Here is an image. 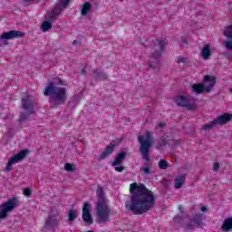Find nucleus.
I'll return each instance as SVG.
<instances>
[{
    "label": "nucleus",
    "instance_id": "10",
    "mask_svg": "<svg viewBox=\"0 0 232 232\" xmlns=\"http://www.w3.org/2000/svg\"><path fill=\"white\" fill-rule=\"evenodd\" d=\"M17 198H13L4 202L0 207V220L6 218V217H8L9 211H14V209L17 208Z\"/></svg>",
    "mask_w": 232,
    "mask_h": 232
},
{
    "label": "nucleus",
    "instance_id": "39",
    "mask_svg": "<svg viewBox=\"0 0 232 232\" xmlns=\"http://www.w3.org/2000/svg\"><path fill=\"white\" fill-rule=\"evenodd\" d=\"M81 73H82V75H86V69H85V68H82V69L81 70Z\"/></svg>",
    "mask_w": 232,
    "mask_h": 232
},
{
    "label": "nucleus",
    "instance_id": "16",
    "mask_svg": "<svg viewBox=\"0 0 232 232\" xmlns=\"http://www.w3.org/2000/svg\"><path fill=\"white\" fill-rule=\"evenodd\" d=\"M90 209H92V205L90 202H85L82 207V218L85 224L88 226H92L93 224V218H92V214L90 213Z\"/></svg>",
    "mask_w": 232,
    "mask_h": 232
},
{
    "label": "nucleus",
    "instance_id": "9",
    "mask_svg": "<svg viewBox=\"0 0 232 232\" xmlns=\"http://www.w3.org/2000/svg\"><path fill=\"white\" fill-rule=\"evenodd\" d=\"M232 114L225 112L223 115L218 116L216 119L211 121L209 123H207L201 127V130H212L215 126H224V124H227V122L231 121Z\"/></svg>",
    "mask_w": 232,
    "mask_h": 232
},
{
    "label": "nucleus",
    "instance_id": "13",
    "mask_svg": "<svg viewBox=\"0 0 232 232\" xmlns=\"http://www.w3.org/2000/svg\"><path fill=\"white\" fill-rule=\"evenodd\" d=\"M28 150H22L19 153L10 158L5 168L6 171H12V169H14L12 164H17V162H21V160H23V159L28 155Z\"/></svg>",
    "mask_w": 232,
    "mask_h": 232
},
{
    "label": "nucleus",
    "instance_id": "42",
    "mask_svg": "<svg viewBox=\"0 0 232 232\" xmlns=\"http://www.w3.org/2000/svg\"><path fill=\"white\" fill-rule=\"evenodd\" d=\"M179 144H180V142L176 141V142L174 143V148H177V146H179Z\"/></svg>",
    "mask_w": 232,
    "mask_h": 232
},
{
    "label": "nucleus",
    "instance_id": "20",
    "mask_svg": "<svg viewBox=\"0 0 232 232\" xmlns=\"http://www.w3.org/2000/svg\"><path fill=\"white\" fill-rule=\"evenodd\" d=\"M94 79H100L101 81H108V74L100 69L92 71Z\"/></svg>",
    "mask_w": 232,
    "mask_h": 232
},
{
    "label": "nucleus",
    "instance_id": "8",
    "mask_svg": "<svg viewBox=\"0 0 232 232\" xmlns=\"http://www.w3.org/2000/svg\"><path fill=\"white\" fill-rule=\"evenodd\" d=\"M58 217H59V208L55 207H52L49 211V215L45 219L43 229H45L46 231H53L55 227H58L59 226V219L57 218Z\"/></svg>",
    "mask_w": 232,
    "mask_h": 232
},
{
    "label": "nucleus",
    "instance_id": "45",
    "mask_svg": "<svg viewBox=\"0 0 232 232\" xmlns=\"http://www.w3.org/2000/svg\"><path fill=\"white\" fill-rule=\"evenodd\" d=\"M230 92L232 93V89L230 90Z\"/></svg>",
    "mask_w": 232,
    "mask_h": 232
},
{
    "label": "nucleus",
    "instance_id": "40",
    "mask_svg": "<svg viewBox=\"0 0 232 232\" xmlns=\"http://www.w3.org/2000/svg\"><path fill=\"white\" fill-rule=\"evenodd\" d=\"M179 209L181 211V213H184V207H182V205L179 206Z\"/></svg>",
    "mask_w": 232,
    "mask_h": 232
},
{
    "label": "nucleus",
    "instance_id": "7",
    "mask_svg": "<svg viewBox=\"0 0 232 232\" xmlns=\"http://www.w3.org/2000/svg\"><path fill=\"white\" fill-rule=\"evenodd\" d=\"M138 142L140 144V153L143 160H151L150 158V149L153 146V136L150 130L146 131V138L144 136H138Z\"/></svg>",
    "mask_w": 232,
    "mask_h": 232
},
{
    "label": "nucleus",
    "instance_id": "5",
    "mask_svg": "<svg viewBox=\"0 0 232 232\" xmlns=\"http://www.w3.org/2000/svg\"><path fill=\"white\" fill-rule=\"evenodd\" d=\"M35 106H37V102L31 94H27L25 97L22 98V108L26 112H20L17 121L20 124H23L26 122L30 117H32V115H35V113H37V111H35Z\"/></svg>",
    "mask_w": 232,
    "mask_h": 232
},
{
    "label": "nucleus",
    "instance_id": "26",
    "mask_svg": "<svg viewBox=\"0 0 232 232\" xmlns=\"http://www.w3.org/2000/svg\"><path fill=\"white\" fill-rule=\"evenodd\" d=\"M77 217H79V212L76 209H70L68 212V222H73Z\"/></svg>",
    "mask_w": 232,
    "mask_h": 232
},
{
    "label": "nucleus",
    "instance_id": "25",
    "mask_svg": "<svg viewBox=\"0 0 232 232\" xmlns=\"http://www.w3.org/2000/svg\"><path fill=\"white\" fill-rule=\"evenodd\" d=\"M168 146V140L166 136H162L160 140L157 142L156 150H164Z\"/></svg>",
    "mask_w": 232,
    "mask_h": 232
},
{
    "label": "nucleus",
    "instance_id": "24",
    "mask_svg": "<svg viewBox=\"0 0 232 232\" xmlns=\"http://www.w3.org/2000/svg\"><path fill=\"white\" fill-rule=\"evenodd\" d=\"M89 12H92V4H90V2H85L82 5L81 14L82 15V17H86Z\"/></svg>",
    "mask_w": 232,
    "mask_h": 232
},
{
    "label": "nucleus",
    "instance_id": "11",
    "mask_svg": "<svg viewBox=\"0 0 232 232\" xmlns=\"http://www.w3.org/2000/svg\"><path fill=\"white\" fill-rule=\"evenodd\" d=\"M24 37V33L17 30H11L5 33H3L0 36V46H6L8 44V40L10 39H19Z\"/></svg>",
    "mask_w": 232,
    "mask_h": 232
},
{
    "label": "nucleus",
    "instance_id": "32",
    "mask_svg": "<svg viewBox=\"0 0 232 232\" xmlns=\"http://www.w3.org/2000/svg\"><path fill=\"white\" fill-rule=\"evenodd\" d=\"M177 63H178V64H180V63H183V64H188V58L183 57V56H179L177 58Z\"/></svg>",
    "mask_w": 232,
    "mask_h": 232
},
{
    "label": "nucleus",
    "instance_id": "15",
    "mask_svg": "<svg viewBox=\"0 0 232 232\" xmlns=\"http://www.w3.org/2000/svg\"><path fill=\"white\" fill-rule=\"evenodd\" d=\"M202 214H196L190 221L185 225V231H191V229H195V227H200L202 226Z\"/></svg>",
    "mask_w": 232,
    "mask_h": 232
},
{
    "label": "nucleus",
    "instance_id": "30",
    "mask_svg": "<svg viewBox=\"0 0 232 232\" xmlns=\"http://www.w3.org/2000/svg\"><path fill=\"white\" fill-rule=\"evenodd\" d=\"M65 171H69L70 173L75 171V165L72 163H65L64 165Z\"/></svg>",
    "mask_w": 232,
    "mask_h": 232
},
{
    "label": "nucleus",
    "instance_id": "21",
    "mask_svg": "<svg viewBox=\"0 0 232 232\" xmlns=\"http://www.w3.org/2000/svg\"><path fill=\"white\" fill-rule=\"evenodd\" d=\"M201 57L205 60L208 61L209 57H211V45L206 44L203 46L201 50Z\"/></svg>",
    "mask_w": 232,
    "mask_h": 232
},
{
    "label": "nucleus",
    "instance_id": "29",
    "mask_svg": "<svg viewBox=\"0 0 232 232\" xmlns=\"http://www.w3.org/2000/svg\"><path fill=\"white\" fill-rule=\"evenodd\" d=\"M188 217V215H186L185 213L181 212L180 215H178L174 218V222L176 224H181V222H183L184 218H186Z\"/></svg>",
    "mask_w": 232,
    "mask_h": 232
},
{
    "label": "nucleus",
    "instance_id": "19",
    "mask_svg": "<svg viewBox=\"0 0 232 232\" xmlns=\"http://www.w3.org/2000/svg\"><path fill=\"white\" fill-rule=\"evenodd\" d=\"M221 230L224 232L232 231V217L225 218L221 226Z\"/></svg>",
    "mask_w": 232,
    "mask_h": 232
},
{
    "label": "nucleus",
    "instance_id": "38",
    "mask_svg": "<svg viewBox=\"0 0 232 232\" xmlns=\"http://www.w3.org/2000/svg\"><path fill=\"white\" fill-rule=\"evenodd\" d=\"M157 128H166V122L162 121V122H160L157 126Z\"/></svg>",
    "mask_w": 232,
    "mask_h": 232
},
{
    "label": "nucleus",
    "instance_id": "27",
    "mask_svg": "<svg viewBox=\"0 0 232 232\" xmlns=\"http://www.w3.org/2000/svg\"><path fill=\"white\" fill-rule=\"evenodd\" d=\"M223 35L227 37V39L232 40V24L227 25L225 27V30L223 32Z\"/></svg>",
    "mask_w": 232,
    "mask_h": 232
},
{
    "label": "nucleus",
    "instance_id": "41",
    "mask_svg": "<svg viewBox=\"0 0 232 232\" xmlns=\"http://www.w3.org/2000/svg\"><path fill=\"white\" fill-rule=\"evenodd\" d=\"M162 184H163V186H168V181L166 179H163Z\"/></svg>",
    "mask_w": 232,
    "mask_h": 232
},
{
    "label": "nucleus",
    "instance_id": "3",
    "mask_svg": "<svg viewBox=\"0 0 232 232\" xmlns=\"http://www.w3.org/2000/svg\"><path fill=\"white\" fill-rule=\"evenodd\" d=\"M166 46H168V41L166 39L156 38L152 40V48L155 52L151 53L150 55L149 68H150V70H160V59L166 50ZM157 48H159V50H157Z\"/></svg>",
    "mask_w": 232,
    "mask_h": 232
},
{
    "label": "nucleus",
    "instance_id": "4",
    "mask_svg": "<svg viewBox=\"0 0 232 232\" xmlns=\"http://www.w3.org/2000/svg\"><path fill=\"white\" fill-rule=\"evenodd\" d=\"M96 197L98 198L96 203V215L102 222H107L108 218H110L111 209L110 208V205H108L104 188L101 185H99L96 189Z\"/></svg>",
    "mask_w": 232,
    "mask_h": 232
},
{
    "label": "nucleus",
    "instance_id": "12",
    "mask_svg": "<svg viewBox=\"0 0 232 232\" xmlns=\"http://www.w3.org/2000/svg\"><path fill=\"white\" fill-rule=\"evenodd\" d=\"M191 101H195V98L189 99L186 96H178L176 98V104L181 108H187L188 111H193L197 108V103H191Z\"/></svg>",
    "mask_w": 232,
    "mask_h": 232
},
{
    "label": "nucleus",
    "instance_id": "37",
    "mask_svg": "<svg viewBox=\"0 0 232 232\" xmlns=\"http://www.w3.org/2000/svg\"><path fill=\"white\" fill-rule=\"evenodd\" d=\"M220 169V163H214L213 171H218Z\"/></svg>",
    "mask_w": 232,
    "mask_h": 232
},
{
    "label": "nucleus",
    "instance_id": "14",
    "mask_svg": "<svg viewBox=\"0 0 232 232\" xmlns=\"http://www.w3.org/2000/svg\"><path fill=\"white\" fill-rule=\"evenodd\" d=\"M70 1L71 0H61L58 4H56L54 8L51 11L49 18L55 19V17H57V15H59L63 10H66V8H68L70 5Z\"/></svg>",
    "mask_w": 232,
    "mask_h": 232
},
{
    "label": "nucleus",
    "instance_id": "34",
    "mask_svg": "<svg viewBox=\"0 0 232 232\" xmlns=\"http://www.w3.org/2000/svg\"><path fill=\"white\" fill-rule=\"evenodd\" d=\"M180 47L184 48L186 46V44H188V37L186 36H182L181 37V42H180Z\"/></svg>",
    "mask_w": 232,
    "mask_h": 232
},
{
    "label": "nucleus",
    "instance_id": "31",
    "mask_svg": "<svg viewBox=\"0 0 232 232\" xmlns=\"http://www.w3.org/2000/svg\"><path fill=\"white\" fill-rule=\"evenodd\" d=\"M160 169H168V161L166 160H161L159 161Z\"/></svg>",
    "mask_w": 232,
    "mask_h": 232
},
{
    "label": "nucleus",
    "instance_id": "18",
    "mask_svg": "<svg viewBox=\"0 0 232 232\" xmlns=\"http://www.w3.org/2000/svg\"><path fill=\"white\" fill-rule=\"evenodd\" d=\"M127 153L124 152V151H120L115 159H114V161L111 163V166H121L122 160H124V159H126L127 157Z\"/></svg>",
    "mask_w": 232,
    "mask_h": 232
},
{
    "label": "nucleus",
    "instance_id": "22",
    "mask_svg": "<svg viewBox=\"0 0 232 232\" xmlns=\"http://www.w3.org/2000/svg\"><path fill=\"white\" fill-rule=\"evenodd\" d=\"M145 162L143 164V167L140 168V170L143 175H151V163H150V160H144Z\"/></svg>",
    "mask_w": 232,
    "mask_h": 232
},
{
    "label": "nucleus",
    "instance_id": "33",
    "mask_svg": "<svg viewBox=\"0 0 232 232\" xmlns=\"http://www.w3.org/2000/svg\"><path fill=\"white\" fill-rule=\"evenodd\" d=\"M224 46H225V48H227V50L231 51L232 50V40L228 39V41H226Z\"/></svg>",
    "mask_w": 232,
    "mask_h": 232
},
{
    "label": "nucleus",
    "instance_id": "23",
    "mask_svg": "<svg viewBox=\"0 0 232 232\" xmlns=\"http://www.w3.org/2000/svg\"><path fill=\"white\" fill-rule=\"evenodd\" d=\"M184 182H186V174L178 176L175 179V188H176V189H180V188H182V186H184Z\"/></svg>",
    "mask_w": 232,
    "mask_h": 232
},
{
    "label": "nucleus",
    "instance_id": "2",
    "mask_svg": "<svg viewBox=\"0 0 232 232\" xmlns=\"http://www.w3.org/2000/svg\"><path fill=\"white\" fill-rule=\"evenodd\" d=\"M61 78L55 77L48 80V84L44 91V97H49L50 108L55 109L66 104L68 91Z\"/></svg>",
    "mask_w": 232,
    "mask_h": 232
},
{
    "label": "nucleus",
    "instance_id": "43",
    "mask_svg": "<svg viewBox=\"0 0 232 232\" xmlns=\"http://www.w3.org/2000/svg\"><path fill=\"white\" fill-rule=\"evenodd\" d=\"M201 211H208V208L202 207V208H201Z\"/></svg>",
    "mask_w": 232,
    "mask_h": 232
},
{
    "label": "nucleus",
    "instance_id": "28",
    "mask_svg": "<svg viewBox=\"0 0 232 232\" xmlns=\"http://www.w3.org/2000/svg\"><path fill=\"white\" fill-rule=\"evenodd\" d=\"M42 32H48L49 30H52V22L50 21H44L42 25Z\"/></svg>",
    "mask_w": 232,
    "mask_h": 232
},
{
    "label": "nucleus",
    "instance_id": "35",
    "mask_svg": "<svg viewBox=\"0 0 232 232\" xmlns=\"http://www.w3.org/2000/svg\"><path fill=\"white\" fill-rule=\"evenodd\" d=\"M115 168V171H118V173H122V171H124L126 169V167L124 166H114Z\"/></svg>",
    "mask_w": 232,
    "mask_h": 232
},
{
    "label": "nucleus",
    "instance_id": "36",
    "mask_svg": "<svg viewBox=\"0 0 232 232\" xmlns=\"http://www.w3.org/2000/svg\"><path fill=\"white\" fill-rule=\"evenodd\" d=\"M24 197H31L32 196V189L26 188L24 189Z\"/></svg>",
    "mask_w": 232,
    "mask_h": 232
},
{
    "label": "nucleus",
    "instance_id": "1",
    "mask_svg": "<svg viewBox=\"0 0 232 232\" xmlns=\"http://www.w3.org/2000/svg\"><path fill=\"white\" fill-rule=\"evenodd\" d=\"M130 201L125 202V208L128 213L133 215H144L151 211L157 204L155 194L143 183H131L130 185Z\"/></svg>",
    "mask_w": 232,
    "mask_h": 232
},
{
    "label": "nucleus",
    "instance_id": "44",
    "mask_svg": "<svg viewBox=\"0 0 232 232\" xmlns=\"http://www.w3.org/2000/svg\"><path fill=\"white\" fill-rule=\"evenodd\" d=\"M72 44H77V40H74V41L72 42Z\"/></svg>",
    "mask_w": 232,
    "mask_h": 232
},
{
    "label": "nucleus",
    "instance_id": "17",
    "mask_svg": "<svg viewBox=\"0 0 232 232\" xmlns=\"http://www.w3.org/2000/svg\"><path fill=\"white\" fill-rule=\"evenodd\" d=\"M116 146H117V143L115 142H111L109 145H107V147L105 148L102 155L99 157L98 160H104L106 157H110V155L113 153Z\"/></svg>",
    "mask_w": 232,
    "mask_h": 232
},
{
    "label": "nucleus",
    "instance_id": "6",
    "mask_svg": "<svg viewBox=\"0 0 232 232\" xmlns=\"http://www.w3.org/2000/svg\"><path fill=\"white\" fill-rule=\"evenodd\" d=\"M217 84V78L207 74L202 83H194L192 85V93L200 95V93H209L213 92V88Z\"/></svg>",
    "mask_w": 232,
    "mask_h": 232
}]
</instances>
